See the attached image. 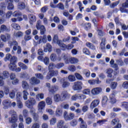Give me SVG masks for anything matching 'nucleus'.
I'll list each match as a JSON object with an SVG mask.
<instances>
[{"label":"nucleus","instance_id":"f257e3e1","mask_svg":"<svg viewBox=\"0 0 128 128\" xmlns=\"http://www.w3.org/2000/svg\"><path fill=\"white\" fill-rule=\"evenodd\" d=\"M14 0H5V2L0 4V6L2 8H6L8 10H14V6L12 4Z\"/></svg>","mask_w":128,"mask_h":128},{"label":"nucleus","instance_id":"f03ea898","mask_svg":"<svg viewBox=\"0 0 128 128\" xmlns=\"http://www.w3.org/2000/svg\"><path fill=\"white\" fill-rule=\"evenodd\" d=\"M10 114H12L11 118L8 119L10 122H17L18 118V114H16V112L14 110H11L9 111Z\"/></svg>","mask_w":128,"mask_h":128},{"label":"nucleus","instance_id":"7ed1b4c3","mask_svg":"<svg viewBox=\"0 0 128 128\" xmlns=\"http://www.w3.org/2000/svg\"><path fill=\"white\" fill-rule=\"evenodd\" d=\"M63 116L65 120H72L74 118V114L72 112L69 113L65 111L64 112Z\"/></svg>","mask_w":128,"mask_h":128},{"label":"nucleus","instance_id":"20e7f679","mask_svg":"<svg viewBox=\"0 0 128 128\" xmlns=\"http://www.w3.org/2000/svg\"><path fill=\"white\" fill-rule=\"evenodd\" d=\"M36 104V100L34 98H30V100L26 102V106L28 108H32Z\"/></svg>","mask_w":128,"mask_h":128},{"label":"nucleus","instance_id":"39448f33","mask_svg":"<svg viewBox=\"0 0 128 128\" xmlns=\"http://www.w3.org/2000/svg\"><path fill=\"white\" fill-rule=\"evenodd\" d=\"M74 90H80L82 88V82L80 81H77L74 83L72 86Z\"/></svg>","mask_w":128,"mask_h":128},{"label":"nucleus","instance_id":"423d86ee","mask_svg":"<svg viewBox=\"0 0 128 128\" xmlns=\"http://www.w3.org/2000/svg\"><path fill=\"white\" fill-rule=\"evenodd\" d=\"M86 96L82 94H76L71 97L72 100H74L76 102V100H84V98H86Z\"/></svg>","mask_w":128,"mask_h":128},{"label":"nucleus","instance_id":"0eeeda50","mask_svg":"<svg viewBox=\"0 0 128 128\" xmlns=\"http://www.w3.org/2000/svg\"><path fill=\"white\" fill-rule=\"evenodd\" d=\"M112 126H116L114 128H121L122 124H120V120L118 118H116L112 120L111 122Z\"/></svg>","mask_w":128,"mask_h":128},{"label":"nucleus","instance_id":"6e6552de","mask_svg":"<svg viewBox=\"0 0 128 128\" xmlns=\"http://www.w3.org/2000/svg\"><path fill=\"white\" fill-rule=\"evenodd\" d=\"M102 91V89L100 87H96L94 88L91 90V94L93 96H98V94H100V92Z\"/></svg>","mask_w":128,"mask_h":128},{"label":"nucleus","instance_id":"1a4fd4ad","mask_svg":"<svg viewBox=\"0 0 128 128\" xmlns=\"http://www.w3.org/2000/svg\"><path fill=\"white\" fill-rule=\"evenodd\" d=\"M116 92H113L110 95V102L111 104H114L116 102Z\"/></svg>","mask_w":128,"mask_h":128},{"label":"nucleus","instance_id":"9d476101","mask_svg":"<svg viewBox=\"0 0 128 128\" xmlns=\"http://www.w3.org/2000/svg\"><path fill=\"white\" fill-rule=\"evenodd\" d=\"M60 94L63 101L66 100H68V98H70V94L66 90L62 91Z\"/></svg>","mask_w":128,"mask_h":128},{"label":"nucleus","instance_id":"9b49d317","mask_svg":"<svg viewBox=\"0 0 128 128\" xmlns=\"http://www.w3.org/2000/svg\"><path fill=\"white\" fill-rule=\"evenodd\" d=\"M2 104L4 106V108L6 110L8 108L12 106V102L8 100H4L2 101Z\"/></svg>","mask_w":128,"mask_h":128},{"label":"nucleus","instance_id":"f8f14e48","mask_svg":"<svg viewBox=\"0 0 128 128\" xmlns=\"http://www.w3.org/2000/svg\"><path fill=\"white\" fill-rule=\"evenodd\" d=\"M2 40L4 42H6L8 40H10V34H1L0 36Z\"/></svg>","mask_w":128,"mask_h":128},{"label":"nucleus","instance_id":"ddd939ff","mask_svg":"<svg viewBox=\"0 0 128 128\" xmlns=\"http://www.w3.org/2000/svg\"><path fill=\"white\" fill-rule=\"evenodd\" d=\"M29 82L31 84L32 86H36V84H38L40 81V80L38 79L36 77H32L30 80Z\"/></svg>","mask_w":128,"mask_h":128},{"label":"nucleus","instance_id":"4468645a","mask_svg":"<svg viewBox=\"0 0 128 128\" xmlns=\"http://www.w3.org/2000/svg\"><path fill=\"white\" fill-rule=\"evenodd\" d=\"M46 108V102L41 101L38 104V110L39 112H42V110Z\"/></svg>","mask_w":128,"mask_h":128},{"label":"nucleus","instance_id":"2eb2a0df","mask_svg":"<svg viewBox=\"0 0 128 128\" xmlns=\"http://www.w3.org/2000/svg\"><path fill=\"white\" fill-rule=\"evenodd\" d=\"M78 122H80V128H88V124L84 120L83 118H80L78 119Z\"/></svg>","mask_w":128,"mask_h":128},{"label":"nucleus","instance_id":"dca6fc26","mask_svg":"<svg viewBox=\"0 0 128 128\" xmlns=\"http://www.w3.org/2000/svg\"><path fill=\"white\" fill-rule=\"evenodd\" d=\"M54 100L56 102H64V100H62V95L58 94H56L54 96Z\"/></svg>","mask_w":128,"mask_h":128},{"label":"nucleus","instance_id":"f3484780","mask_svg":"<svg viewBox=\"0 0 128 128\" xmlns=\"http://www.w3.org/2000/svg\"><path fill=\"white\" fill-rule=\"evenodd\" d=\"M58 128H68V126H64V120H60L57 123Z\"/></svg>","mask_w":128,"mask_h":128},{"label":"nucleus","instance_id":"a211bd4d","mask_svg":"<svg viewBox=\"0 0 128 128\" xmlns=\"http://www.w3.org/2000/svg\"><path fill=\"white\" fill-rule=\"evenodd\" d=\"M22 87L23 90H28L30 88V84L26 80H22Z\"/></svg>","mask_w":128,"mask_h":128},{"label":"nucleus","instance_id":"6ab92c4d","mask_svg":"<svg viewBox=\"0 0 128 128\" xmlns=\"http://www.w3.org/2000/svg\"><path fill=\"white\" fill-rule=\"evenodd\" d=\"M58 90V86H52L51 88H48V92L50 94H54Z\"/></svg>","mask_w":128,"mask_h":128},{"label":"nucleus","instance_id":"aec40b11","mask_svg":"<svg viewBox=\"0 0 128 128\" xmlns=\"http://www.w3.org/2000/svg\"><path fill=\"white\" fill-rule=\"evenodd\" d=\"M100 104V100H93L90 106V108H94L96 106H98Z\"/></svg>","mask_w":128,"mask_h":128},{"label":"nucleus","instance_id":"412c9836","mask_svg":"<svg viewBox=\"0 0 128 128\" xmlns=\"http://www.w3.org/2000/svg\"><path fill=\"white\" fill-rule=\"evenodd\" d=\"M53 42L56 44H58L60 46H62V42L58 40V38L57 35L54 36L53 38Z\"/></svg>","mask_w":128,"mask_h":128},{"label":"nucleus","instance_id":"4be33fe9","mask_svg":"<svg viewBox=\"0 0 128 128\" xmlns=\"http://www.w3.org/2000/svg\"><path fill=\"white\" fill-rule=\"evenodd\" d=\"M60 48H66L67 50H72V48H74V44H69L68 46L66 44L62 43V45H61Z\"/></svg>","mask_w":128,"mask_h":128},{"label":"nucleus","instance_id":"5701e85b","mask_svg":"<svg viewBox=\"0 0 128 128\" xmlns=\"http://www.w3.org/2000/svg\"><path fill=\"white\" fill-rule=\"evenodd\" d=\"M20 78H24V80H27L30 78V75L26 72H22L20 74Z\"/></svg>","mask_w":128,"mask_h":128},{"label":"nucleus","instance_id":"b1692460","mask_svg":"<svg viewBox=\"0 0 128 128\" xmlns=\"http://www.w3.org/2000/svg\"><path fill=\"white\" fill-rule=\"evenodd\" d=\"M28 18L30 20V24H32V22L36 20V16H34V15L30 14L28 15Z\"/></svg>","mask_w":128,"mask_h":128},{"label":"nucleus","instance_id":"393cba45","mask_svg":"<svg viewBox=\"0 0 128 128\" xmlns=\"http://www.w3.org/2000/svg\"><path fill=\"white\" fill-rule=\"evenodd\" d=\"M86 44V46L90 48V50H96V46L94 45V44L90 42H87Z\"/></svg>","mask_w":128,"mask_h":128},{"label":"nucleus","instance_id":"a878e982","mask_svg":"<svg viewBox=\"0 0 128 128\" xmlns=\"http://www.w3.org/2000/svg\"><path fill=\"white\" fill-rule=\"evenodd\" d=\"M14 36L16 38H22V36H24V32L20 31H18L16 32H14Z\"/></svg>","mask_w":128,"mask_h":128},{"label":"nucleus","instance_id":"bb28decb","mask_svg":"<svg viewBox=\"0 0 128 128\" xmlns=\"http://www.w3.org/2000/svg\"><path fill=\"white\" fill-rule=\"evenodd\" d=\"M69 62L72 64H78V59L74 57H72L69 58Z\"/></svg>","mask_w":128,"mask_h":128},{"label":"nucleus","instance_id":"cd10ccee","mask_svg":"<svg viewBox=\"0 0 128 128\" xmlns=\"http://www.w3.org/2000/svg\"><path fill=\"white\" fill-rule=\"evenodd\" d=\"M18 66L20 68H21L22 70H26L28 68V67L26 64L21 62L18 63Z\"/></svg>","mask_w":128,"mask_h":128},{"label":"nucleus","instance_id":"c85d7f7f","mask_svg":"<svg viewBox=\"0 0 128 128\" xmlns=\"http://www.w3.org/2000/svg\"><path fill=\"white\" fill-rule=\"evenodd\" d=\"M1 28V32H8L10 31V28H8L4 24H2L0 26Z\"/></svg>","mask_w":128,"mask_h":128},{"label":"nucleus","instance_id":"c756f323","mask_svg":"<svg viewBox=\"0 0 128 128\" xmlns=\"http://www.w3.org/2000/svg\"><path fill=\"white\" fill-rule=\"evenodd\" d=\"M18 8L19 10H24L26 8V4L24 2H20L18 4Z\"/></svg>","mask_w":128,"mask_h":128},{"label":"nucleus","instance_id":"7c9ffc66","mask_svg":"<svg viewBox=\"0 0 128 128\" xmlns=\"http://www.w3.org/2000/svg\"><path fill=\"white\" fill-rule=\"evenodd\" d=\"M50 60L51 62H56L58 58L56 57V54H52L50 56Z\"/></svg>","mask_w":128,"mask_h":128},{"label":"nucleus","instance_id":"2f4dec72","mask_svg":"<svg viewBox=\"0 0 128 128\" xmlns=\"http://www.w3.org/2000/svg\"><path fill=\"white\" fill-rule=\"evenodd\" d=\"M9 96L11 98H16V90H13L10 92L9 93Z\"/></svg>","mask_w":128,"mask_h":128},{"label":"nucleus","instance_id":"473e14b6","mask_svg":"<svg viewBox=\"0 0 128 128\" xmlns=\"http://www.w3.org/2000/svg\"><path fill=\"white\" fill-rule=\"evenodd\" d=\"M112 68H108L107 69L106 74H108L107 76L108 78H112Z\"/></svg>","mask_w":128,"mask_h":128},{"label":"nucleus","instance_id":"72a5a7b5","mask_svg":"<svg viewBox=\"0 0 128 128\" xmlns=\"http://www.w3.org/2000/svg\"><path fill=\"white\" fill-rule=\"evenodd\" d=\"M12 16L16 18H19L22 16V12L18 10H16L12 13Z\"/></svg>","mask_w":128,"mask_h":128},{"label":"nucleus","instance_id":"f704fd0d","mask_svg":"<svg viewBox=\"0 0 128 128\" xmlns=\"http://www.w3.org/2000/svg\"><path fill=\"white\" fill-rule=\"evenodd\" d=\"M22 92H23V98L24 100H27L28 96V92L26 90H24L22 91Z\"/></svg>","mask_w":128,"mask_h":128},{"label":"nucleus","instance_id":"c9c22d12","mask_svg":"<svg viewBox=\"0 0 128 128\" xmlns=\"http://www.w3.org/2000/svg\"><path fill=\"white\" fill-rule=\"evenodd\" d=\"M68 78L69 82H76V77L74 75H70L68 76Z\"/></svg>","mask_w":128,"mask_h":128},{"label":"nucleus","instance_id":"e433bc0d","mask_svg":"<svg viewBox=\"0 0 128 128\" xmlns=\"http://www.w3.org/2000/svg\"><path fill=\"white\" fill-rule=\"evenodd\" d=\"M74 76H76V78H77L78 80H84L82 76L78 72L74 73Z\"/></svg>","mask_w":128,"mask_h":128},{"label":"nucleus","instance_id":"4c0bfd02","mask_svg":"<svg viewBox=\"0 0 128 128\" xmlns=\"http://www.w3.org/2000/svg\"><path fill=\"white\" fill-rule=\"evenodd\" d=\"M46 50H44V52H47L48 50V52H52V45H50V44H46Z\"/></svg>","mask_w":128,"mask_h":128},{"label":"nucleus","instance_id":"58836bf2","mask_svg":"<svg viewBox=\"0 0 128 128\" xmlns=\"http://www.w3.org/2000/svg\"><path fill=\"white\" fill-rule=\"evenodd\" d=\"M8 68L10 70H12L13 72H14L15 68H16V64L14 63H10L8 65Z\"/></svg>","mask_w":128,"mask_h":128},{"label":"nucleus","instance_id":"ea45409f","mask_svg":"<svg viewBox=\"0 0 128 128\" xmlns=\"http://www.w3.org/2000/svg\"><path fill=\"white\" fill-rule=\"evenodd\" d=\"M44 94L42 93H40L36 96V100H40H40H44Z\"/></svg>","mask_w":128,"mask_h":128},{"label":"nucleus","instance_id":"a19ab883","mask_svg":"<svg viewBox=\"0 0 128 128\" xmlns=\"http://www.w3.org/2000/svg\"><path fill=\"white\" fill-rule=\"evenodd\" d=\"M12 26L13 28H14V30H20V26L18 25V24H12Z\"/></svg>","mask_w":128,"mask_h":128},{"label":"nucleus","instance_id":"79ce46f5","mask_svg":"<svg viewBox=\"0 0 128 128\" xmlns=\"http://www.w3.org/2000/svg\"><path fill=\"white\" fill-rule=\"evenodd\" d=\"M56 8L59 10H64V4L60 2L56 5Z\"/></svg>","mask_w":128,"mask_h":128},{"label":"nucleus","instance_id":"37998d69","mask_svg":"<svg viewBox=\"0 0 128 128\" xmlns=\"http://www.w3.org/2000/svg\"><path fill=\"white\" fill-rule=\"evenodd\" d=\"M82 52L84 53V54H87V56L90 54V50L86 48H84L82 49Z\"/></svg>","mask_w":128,"mask_h":128},{"label":"nucleus","instance_id":"c03bdc74","mask_svg":"<svg viewBox=\"0 0 128 128\" xmlns=\"http://www.w3.org/2000/svg\"><path fill=\"white\" fill-rule=\"evenodd\" d=\"M46 102L47 104H48V106H50V104H52V98L48 97L46 99Z\"/></svg>","mask_w":128,"mask_h":128},{"label":"nucleus","instance_id":"a18cd8bd","mask_svg":"<svg viewBox=\"0 0 128 128\" xmlns=\"http://www.w3.org/2000/svg\"><path fill=\"white\" fill-rule=\"evenodd\" d=\"M70 82L67 81H64L62 84V88H68V86H70Z\"/></svg>","mask_w":128,"mask_h":128},{"label":"nucleus","instance_id":"49530a36","mask_svg":"<svg viewBox=\"0 0 128 128\" xmlns=\"http://www.w3.org/2000/svg\"><path fill=\"white\" fill-rule=\"evenodd\" d=\"M62 56L63 60H65L66 64H68V56H66V54H62Z\"/></svg>","mask_w":128,"mask_h":128},{"label":"nucleus","instance_id":"de8ad7c7","mask_svg":"<svg viewBox=\"0 0 128 128\" xmlns=\"http://www.w3.org/2000/svg\"><path fill=\"white\" fill-rule=\"evenodd\" d=\"M18 60V58L16 56H12L11 57V59L10 60V63L11 64H15L16 62Z\"/></svg>","mask_w":128,"mask_h":128},{"label":"nucleus","instance_id":"09e8293b","mask_svg":"<svg viewBox=\"0 0 128 128\" xmlns=\"http://www.w3.org/2000/svg\"><path fill=\"white\" fill-rule=\"evenodd\" d=\"M40 30V34H44V33L46 32V28L44 25L42 26Z\"/></svg>","mask_w":128,"mask_h":128},{"label":"nucleus","instance_id":"8fccbe9b","mask_svg":"<svg viewBox=\"0 0 128 128\" xmlns=\"http://www.w3.org/2000/svg\"><path fill=\"white\" fill-rule=\"evenodd\" d=\"M8 44L10 48H12L13 46H18V42H16V41L14 40L12 42H9Z\"/></svg>","mask_w":128,"mask_h":128},{"label":"nucleus","instance_id":"3c124183","mask_svg":"<svg viewBox=\"0 0 128 128\" xmlns=\"http://www.w3.org/2000/svg\"><path fill=\"white\" fill-rule=\"evenodd\" d=\"M16 100H22V93L20 92H18L16 94Z\"/></svg>","mask_w":128,"mask_h":128},{"label":"nucleus","instance_id":"603ef678","mask_svg":"<svg viewBox=\"0 0 128 128\" xmlns=\"http://www.w3.org/2000/svg\"><path fill=\"white\" fill-rule=\"evenodd\" d=\"M64 66V64L63 62L58 63L56 64V68L60 69Z\"/></svg>","mask_w":128,"mask_h":128},{"label":"nucleus","instance_id":"864d4df0","mask_svg":"<svg viewBox=\"0 0 128 128\" xmlns=\"http://www.w3.org/2000/svg\"><path fill=\"white\" fill-rule=\"evenodd\" d=\"M70 124L72 126H76L78 125V120L76 119L72 120L70 122Z\"/></svg>","mask_w":128,"mask_h":128},{"label":"nucleus","instance_id":"5fc2aeb1","mask_svg":"<svg viewBox=\"0 0 128 128\" xmlns=\"http://www.w3.org/2000/svg\"><path fill=\"white\" fill-rule=\"evenodd\" d=\"M25 120L26 124H30L32 122V119L30 117L26 118Z\"/></svg>","mask_w":128,"mask_h":128},{"label":"nucleus","instance_id":"6e6d98bb","mask_svg":"<svg viewBox=\"0 0 128 128\" xmlns=\"http://www.w3.org/2000/svg\"><path fill=\"white\" fill-rule=\"evenodd\" d=\"M17 102V106L18 108H22L24 106L22 104V100H19L16 101Z\"/></svg>","mask_w":128,"mask_h":128},{"label":"nucleus","instance_id":"4d7b16f0","mask_svg":"<svg viewBox=\"0 0 128 128\" xmlns=\"http://www.w3.org/2000/svg\"><path fill=\"white\" fill-rule=\"evenodd\" d=\"M48 68L50 70H54V68H56V64L53 62L50 63L48 66Z\"/></svg>","mask_w":128,"mask_h":128},{"label":"nucleus","instance_id":"13d9d810","mask_svg":"<svg viewBox=\"0 0 128 128\" xmlns=\"http://www.w3.org/2000/svg\"><path fill=\"white\" fill-rule=\"evenodd\" d=\"M42 26V22L40 21V20H38L36 24V28L37 30H40Z\"/></svg>","mask_w":128,"mask_h":128},{"label":"nucleus","instance_id":"bf43d9fd","mask_svg":"<svg viewBox=\"0 0 128 128\" xmlns=\"http://www.w3.org/2000/svg\"><path fill=\"white\" fill-rule=\"evenodd\" d=\"M107 102H108V97L106 96H104L102 99V105L105 106V104H106Z\"/></svg>","mask_w":128,"mask_h":128},{"label":"nucleus","instance_id":"052dcab7","mask_svg":"<svg viewBox=\"0 0 128 128\" xmlns=\"http://www.w3.org/2000/svg\"><path fill=\"white\" fill-rule=\"evenodd\" d=\"M40 123L38 122H34L31 128H40Z\"/></svg>","mask_w":128,"mask_h":128},{"label":"nucleus","instance_id":"680f3d73","mask_svg":"<svg viewBox=\"0 0 128 128\" xmlns=\"http://www.w3.org/2000/svg\"><path fill=\"white\" fill-rule=\"evenodd\" d=\"M61 106L62 108H63L64 110H68V108H70V104H62Z\"/></svg>","mask_w":128,"mask_h":128},{"label":"nucleus","instance_id":"e2e57ef3","mask_svg":"<svg viewBox=\"0 0 128 128\" xmlns=\"http://www.w3.org/2000/svg\"><path fill=\"white\" fill-rule=\"evenodd\" d=\"M110 86L112 90H114L116 88V86H118V83L116 82H112Z\"/></svg>","mask_w":128,"mask_h":128},{"label":"nucleus","instance_id":"0e129e2a","mask_svg":"<svg viewBox=\"0 0 128 128\" xmlns=\"http://www.w3.org/2000/svg\"><path fill=\"white\" fill-rule=\"evenodd\" d=\"M56 116H60L62 114V112L60 110V109H57L56 110Z\"/></svg>","mask_w":128,"mask_h":128},{"label":"nucleus","instance_id":"69168bd1","mask_svg":"<svg viewBox=\"0 0 128 128\" xmlns=\"http://www.w3.org/2000/svg\"><path fill=\"white\" fill-rule=\"evenodd\" d=\"M36 77L40 80H44V76L42 74L39 73V74H35Z\"/></svg>","mask_w":128,"mask_h":128},{"label":"nucleus","instance_id":"338daca9","mask_svg":"<svg viewBox=\"0 0 128 128\" xmlns=\"http://www.w3.org/2000/svg\"><path fill=\"white\" fill-rule=\"evenodd\" d=\"M12 15V11H8V12L6 14V18H10V16Z\"/></svg>","mask_w":128,"mask_h":128},{"label":"nucleus","instance_id":"774afa93","mask_svg":"<svg viewBox=\"0 0 128 128\" xmlns=\"http://www.w3.org/2000/svg\"><path fill=\"white\" fill-rule=\"evenodd\" d=\"M68 70L70 72H76V66L74 65H72L70 66H69Z\"/></svg>","mask_w":128,"mask_h":128}]
</instances>
